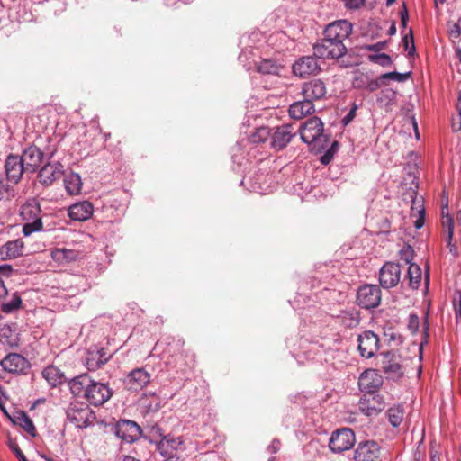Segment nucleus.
Segmentation results:
<instances>
[{
  "mask_svg": "<svg viewBox=\"0 0 461 461\" xmlns=\"http://www.w3.org/2000/svg\"><path fill=\"white\" fill-rule=\"evenodd\" d=\"M71 393L75 396H83L90 404L100 406L112 396L113 392L107 384L94 381L87 374H82L68 382Z\"/></svg>",
  "mask_w": 461,
  "mask_h": 461,
  "instance_id": "1",
  "label": "nucleus"
},
{
  "mask_svg": "<svg viewBox=\"0 0 461 461\" xmlns=\"http://www.w3.org/2000/svg\"><path fill=\"white\" fill-rule=\"evenodd\" d=\"M41 212L40 203L36 199L28 200L22 205L20 215L26 221L23 227L24 236H29L35 231L42 230V221L40 217Z\"/></svg>",
  "mask_w": 461,
  "mask_h": 461,
  "instance_id": "2",
  "label": "nucleus"
},
{
  "mask_svg": "<svg viewBox=\"0 0 461 461\" xmlns=\"http://www.w3.org/2000/svg\"><path fill=\"white\" fill-rule=\"evenodd\" d=\"M301 139L307 144H312L314 148H324L327 137L323 134V123L318 117L307 120L299 130Z\"/></svg>",
  "mask_w": 461,
  "mask_h": 461,
  "instance_id": "3",
  "label": "nucleus"
},
{
  "mask_svg": "<svg viewBox=\"0 0 461 461\" xmlns=\"http://www.w3.org/2000/svg\"><path fill=\"white\" fill-rule=\"evenodd\" d=\"M313 53L315 57L321 59H339L347 52L345 44L331 37H326L313 45Z\"/></svg>",
  "mask_w": 461,
  "mask_h": 461,
  "instance_id": "4",
  "label": "nucleus"
},
{
  "mask_svg": "<svg viewBox=\"0 0 461 461\" xmlns=\"http://www.w3.org/2000/svg\"><path fill=\"white\" fill-rule=\"evenodd\" d=\"M67 419L77 428H86L95 420V413L83 402H72L66 411Z\"/></svg>",
  "mask_w": 461,
  "mask_h": 461,
  "instance_id": "5",
  "label": "nucleus"
},
{
  "mask_svg": "<svg viewBox=\"0 0 461 461\" xmlns=\"http://www.w3.org/2000/svg\"><path fill=\"white\" fill-rule=\"evenodd\" d=\"M355 433L351 429L343 428L334 431L329 441V447L334 453L350 449L355 444Z\"/></svg>",
  "mask_w": 461,
  "mask_h": 461,
  "instance_id": "6",
  "label": "nucleus"
},
{
  "mask_svg": "<svg viewBox=\"0 0 461 461\" xmlns=\"http://www.w3.org/2000/svg\"><path fill=\"white\" fill-rule=\"evenodd\" d=\"M357 304L364 309L376 308L381 303V290L375 285L361 286L357 294Z\"/></svg>",
  "mask_w": 461,
  "mask_h": 461,
  "instance_id": "7",
  "label": "nucleus"
},
{
  "mask_svg": "<svg viewBox=\"0 0 461 461\" xmlns=\"http://www.w3.org/2000/svg\"><path fill=\"white\" fill-rule=\"evenodd\" d=\"M184 441L181 437L164 436L157 444V450L165 457L164 461H177L176 452L183 449Z\"/></svg>",
  "mask_w": 461,
  "mask_h": 461,
  "instance_id": "8",
  "label": "nucleus"
},
{
  "mask_svg": "<svg viewBox=\"0 0 461 461\" xmlns=\"http://www.w3.org/2000/svg\"><path fill=\"white\" fill-rule=\"evenodd\" d=\"M115 435L126 443H132L140 438L141 429L132 420H122L116 424Z\"/></svg>",
  "mask_w": 461,
  "mask_h": 461,
  "instance_id": "9",
  "label": "nucleus"
},
{
  "mask_svg": "<svg viewBox=\"0 0 461 461\" xmlns=\"http://www.w3.org/2000/svg\"><path fill=\"white\" fill-rule=\"evenodd\" d=\"M401 279V267L393 262L385 263L379 273V282L383 288L389 289L398 285Z\"/></svg>",
  "mask_w": 461,
  "mask_h": 461,
  "instance_id": "10",
  "label": "nucleus"
},
{
  "mask_svg": "<svg viewBox=\"0 0 461 461\" xmlns=\"http://www.w3.org/2000/svg\"><path fill=\"white\" fill-rule=\"evenodd\" d=\"M358 351L361 357L370 358L375 356L379 347V339L373 331L367 330L358 335Z\"/></svg>",
  "mask_w": 461,
  "mask_h": 461,
  "instance_id": "11",
  "label": "nucleus"
},
{
  "mask_svg": "<svg viewBox=\"0 0 461 461\" xmlns=\"http://www.w3.org/2000/svg\"><path fill=\"white\" fill-rule=\"evenodd\" d=\"M380 454V446L374 440L360 442L354 451L355 461H375Z\"/></svg>",
  "mask_w": 461,
  "mask_h": 461,
  "instance_id": "12",
  "label": "nucleus"
},
{
  "mask_svg": "<svg viewBox=\"0 0 461 461\" xmlns=\"http://www.w3.org/2000/svg\"><path fill=\"white\" fill-rule=\"evenodd\" d=\"M19 158L25 167V170L33 173L38 169L43 160V152L38 147L32 145L23 150Z\"/></svg>",
  "mask_w": 461,
  "mask_h": 461,
  "instance_id": "13",
  "label": "nucleus"
},
{
  "mask_svg": "<svg viewBox=\"0 0 461 461\" xmlns=\"http://www.w3.org/2000/svg\"><path fill=\"white\" fill-rule=\"evenodd\" d=\"M382 377L375 370L369 369L363 372L358 379V386L362 392L374 395L382 385Z\"/></svg>",
  "mask_w": 461,
  "mask_h": 461,
  "instance_id": "14",
  "label": "nucleus"
},
{
  "mask_svg": "<svg viewBox=\"0 0 461 461\" xmlns=\"http://www.w3.org/2000/svg\"><path fill=\"white\" fill-rule=\"evenodd\" d=\"M320 70L317 59L312 56L299 59L293 65V73L299 77H306L316 74Z\"/></svg>",
  "mask_w": 461,
  "mask_h": 461,
  "instance_id": "15",
  "label": "nucleus"
},
{
  "mask_svg": "<svg viewBox=\"0 0 461 461\" xmlns=\"http://www.w3.org/2000/svg\"><path fill=\"white\" fill-rule=\"evenodd\" d=\"M352 32V25L347 20H339L330 23L325 31L326 37H331L333 40H338L343 42Z\"/></svg>",
  "mask_w": 461,
  "mask_h": 461,
  "instance_id": "16",
  "label": "nucleus"
},
{
  "mask_svg": "<svg viewBox=\"0 0 461 461\" xmlns=\"http://www.w3.org/2000/svg\"><path fill=\"white\" fill-rule=\"evenodd\" d=\"M150 380V375L143 368H136L130 372L124 380L125 386L131 391H140Z\"/></svg>",
  "mask_w": 461,
  "mask_h": 461,
  "instance_id": "17",
  "label": "nucleus"
},
{
  "mask_svg": "<svg viewBox=\"0 0 461 461\" xmlns=\"http://www.w3.org/2000/svg\"><path fill=\"white\" fill-rule=\"evenodd\" d=\"M290 124H283L276 127L273 133H271V147L280 150L284 149L292 140L293 136L295 135L292 131Z\"/></svg>",
  "mask_w": 461,
  "mask_h": 461,
  "instance_id": "18",
  "label": "nucleus"
},
{
  "mask_svg": "<svg viewBox=\"0 0 461 461\" xmlns=\"http://www.w3.org/2000/svg\"><path fill=\"white\" fill-rule=\"evenodd\" d=\"M358 406L360 411L366 416H375L384 410V403L379 395H369L362 397Z\"/></svg>",
  "mask_w": 461,
  "mask_h": 461,
  "instance_id": "19",
  "label": "nucleus"
},
{
  "mask_svg": "<svg viewBox=\"0 0 461 461\" xmlns=\"http://www.w3.org/2000/svg\"><path fill=\"white\" fill-rule=\"evenodd\" d=\"M94 212V206L88 201L75 203L68 209V215L73 221H85L88 220Z\"/></svg>",
  "mask_w": 461,
  "mask_h": 461,
  "instance_id": "20",
  "label": "nucleus"
},
{
  "mask_svg": "<svg viewBox=\"0 0 461 461\" xmlns=\"http://www.w3.org/2000/svg\"><path fill=\"white\" fill-rule=\"evenodd\" d=\"M5 167L7 179L14 184H17L20 181L23 173L27 172L19 158V156L15 155H9L7 157Z\"/></svg>",
  "mask_w": 461,
  "mask_h": 461,
  "instance_id": "21",
  "label": "nucleus"
},
{
  "mask_svg": "<svg viewBox=\"0 0 461 461\" xmlns=\"http://www.w3.org/2000/svg\"><path fill=\"white\" fill-rule=\"evenodd\" d=\"M302 94L312 102L322 98L326 94L325 84L321 79H313L303 85Z\"/></svg>",
  "mask_w": 461,
  "mask_h": 461,
  "instance_id": "22",
  "label": "nucleus"
},
{
  "mask_svg": "<svg viewBox=\"0 0 461 461\" xmlns=\"http://www.w3.org/2000/svg\"><path fill=\"white\" fill-rule=\"evenodd\" d=\"M109 358L110 356L107 355L104 348L95 346L87 350L85 364L88 370H95L104 365Z\"/></svg>",
  "mask_w": 461,
  "mask_h": 461,
  "instance_id": "23",
  "label": "nucleus"
},
{
  "mask_svg": "<svg viewBox=\"0 0 461 461\" xmlns=\"http://www.w3.org/2000/svg\"><path fill=\"white\" fill-rule=\"evenodd\" d=\"M0 364L3 369L9 373L23 372L28 366L27 360L17 353L8 354Z\"/></svg>",
  "mask_w": 461,
  "mask_h": 461,
  "instance_id": "24",
  "label": "nucleus"
},
{
  "mask_svg": "<svg viewBox=\"0 0 461 461\" xmlns=\"http://www.w3.org/2000/svg\"><path fill=\"white\" fill-rule=\"evenodd\" d=\"M383 357L382 368L384 373L388 374L393 378H398L403 375L402 366L398 361V357L394 354L391 352H384L383 353Z\"/></svg>",
  "mask_w": 461,
  "mask_h": 461,
  "instance_id": "25",
  "label": "nucleus"
},
{
  "mask_svg": "<svg viewBox=\"0 0 461 461\" xmlns=\"http://www.w3.org/2000/svg\"><path fill=\"white\" fill-rule=\"evenodd\" d=\"M441 225L442 232L443 235L445 236L447 246L449 249L450 253L456 254V247L452 242L454 234V220L448 213L445 214L444 210H442Z\"/></svg>",
  "mask_w": 461,
  "mask_h": 461,
  "instance_id": "26",
  "label": "nucleus"
},
{
  "mask_svg": "<svg viewBox=\"0 0 461 461\" xmlns=\"http://www.w3.org/2000/svg\"><path fill=\"white\" fill-rule=\"evenodd\" d=\"M23 242L21 240H14L6 242L0 247V257L4 260L13 259L23 254Z\"/></svg>",
  "mask_w": 461,
  "mask_h": 461,
  "instance_id": "27",
  "label": "nucleus"
},
{
  "mask_svg": "<svg viewBox=\"0 0 461 461\" xmlns=\"http://www.w3.org/2000/svg\"><path fill=\"white\" fill-rule=\"evenodd\" d=\"M61 166L59 164L48 163L43 166L39 172L41 183L45 185H50L54 180L61 176Z\"/></svg>",
  "mask_w": 461,
  "mask_h": 461,
  "instance_id": "28",
  "label": "nucleus"
},
{
  "mask_svg": "<svg viewBox=\"0 0 461 461\" xmlns=\"http://www.w3.org/2000/svg\"><path fill=\"white\" fill-rule=\"evenodd\" d=\"M314 112V105L304 98L303 101L294 102L290 105L289 114L292 118L300 120Z\"/></svg>",
  "mask_w": 461,
  "mask_h": 461,
  "instance_id": "29",
  "label": "nucleus"
},
{
  "mask_svg": "<svg viewBox=\"0 0 461 461\" xmlns=\"http://www.w3.org/2000/svg\"><path fill=\"white\" fill-rule=\"evenodd\" d=\"M64 185L69 194H78L82 189L81 176L77 173L71 172L64 176Z\"/></svg>",
  "mask_w": 461,
  "mask_h": 461,
  "instance_id": "30",
  "label": "nucleus"
},
{
  "mask_svg": "<svg viewBox=\"0 0 461 461\" xmlns=\"http://www.w3.org/2000/svg\"><path fill=\"white\" fill-rule=\"evenodd\" d=\"M42 376L52 387L61 384L64 380L63 373L54 366H49L42 370Z\"/></svg>",
  "mask_w": 461,
  "mask_h": 461,
  "instance_id": "31",
  "label": "nucleus"
},
{
  "mask_svg": "<svg viewBox=\"0 0 461 461\" xmlns=\"http://www.w3.org/2000/svg\"><path fill=\"white\" fill-rule=\"evenodd\" d=\"M282 68L281 65L270 59H264L257 65L258 71L267 75H279Z\"/></svg>",
  "mask_w": 461,
  "mask_h": 461,
  "instance_id": "32",
  "label": "nucleus"
},
{
  "mask_svg": "<svg viewBox=\"0 0 461 461\" xmlns=\"http://www.w3.org/2000/svg\"><path fill=\"white\" fill-rule=\"evenodd\" d=\"M411 215H419V218L414 221V226L420 229L424 225L425 208L423 206L422 199H414L411 205Z\"/></svg>",
  "mask_w": 461,
  "mask_h": 461,
  "instance_id": "33",
  "label": "nucleus"
},
{
  "mask_svg": "<svg viewBox=\"0 0 461 461\" xmlns=\"http://www.w3.org/2000/svg\"><path fill=\"white\" fill-rule=\"evenodd\" d=\"M409 285L417 289L421 281V268L417 264H410L408 268Z\"/></svg>",
  "mask_w": 461,
  "mask_h": 461,
  "instance_id": "34",
  "label": "nucleus"
},
{
  "mask_svg": "<svg viewBox=\"0 0 461 461\" xmlns=\"http://www.w3.org/2000/svg\"><path fill=\"white\" fill-rule=\"evenodd\" d=\"M388 420L393 427H398L403 420L404 410L403 407L398 405L390 408L387 411Z\"/></svg>",
  "mask_w": 461,
  "mask_h": 461,
  "instance_id": "35",
  "label": "nucleus"
},
{
  "mask_svg": "<svg viewBox=\"0 0 461 461\" xmlns=\"http://www.w3.org/2000/svg\"><path fill=\"white\" fill-rule=\"evenodd\" d=\"M51 257L55 261H73L77 258V252L68 249H56L52 251Z\"/></svg>",
  "mask_w": 461,
  "mask_h": 461,
  "instance_id": "36",
  "label": "nucleus"
},
{
  "mask_svg": "<svg viewBox=\"0 0 461 461\" xmlns=\"http://www.w3.org/2000/svg\"><path fill=\"white\" fill-rule=\"evenodd\" d=\"M271 137V131L268 127H259L249 137V141L254 144L265 142Z\"/></svg>",
  "mask_w": 461,
  "mask_h": 461,
  "instance_id": "37",
  "label": "nucleus"
},
{
  "mask_svg": "<svg viewBox=\"0 0 461 461\" xmlns=\"http://www.w3.org/2000/svg\"><path fill=\"white\" fill-rule=\"evenodd\" d=\"M22 306V299L20 295L16 293L13 294L12 298L7 303H3L1 305V310L5 313H11L18 309H20Z\"/></svg>",
  "mask_w": 461,
  "mask_h": 461,
  "instance_id": "38",
  "label": "nucleus"
},
{
  "mask_svg": "<svg viewBox=\"0 0 461 461\" xmlns=\"http://www.w3.org/2000/svg\"><path fill=\"white\" fill-rule=\"evenodd\" d=\"M396 98V93L392 89L382 90L376 98V102L381 106H389L393 104Z\"/></svg>",
  "mask_w": 461,
  "mask_h": 461,
  "instance_id": "39",
  "label": "nucleus"
},
{
  "mask_svg": "<svg viewBox=\"0 0 461 461\" xmlns=\"http://www.w3.org/2000/svg\"><path fill=\"white\" fill-rule=\"evenodd\" d=\"M18 423L19 425L24 429L26 430L29 434H31L32 436H35V427L33 425V422L32 421V420L29 418L28 415H26L25 412H21L19 413V416H18Z\"/></svg>",
  "mask_w": 461,
  "mask_h": 461,
  "instance_id": "40",
  "label": "nucleus"
},
{
  "mask_svg": "<svg viewBox=\"0 0 461 461\" xmlns=\"http://www.w3.org/2000/svg\"><path fill=\"white\" fill-rule=\"evenodd\" d=\"M341 322L348 328L356 327L359 323V318L357 313L350 312H342L339 316Z\"/></svg>",
  "mask_w": 461,
  "mask_h": 461,
  "instance_id": "41",
  "label": "nucleus"
},
{
  "mask_svg": "<svg viewBox=\"0 0 461 461\" xmlns=\"http://www.w3.org/2000/svg\"><path fill=\"white\" fill-rule=\"evenodd\" d=\"M370 77L366 74H357L353 79V86L357 89L366 90Z\"/></svg>",
  "mask_w": 461,
  "mask_h": 461,
  "instance_id": "42",
  "label": "nucleus"
},
{
  "mask_svg": "<svg viewBox=\"0 0 461 461\" xmlns=\"http://www.w3.org/2000/svg\"><path fill=\"white\" fill-rule=\"evenodd\" d=\"M402 43L405 50L408 51V55L413 56L416 50L411 29H410L409 33L402 38Z\"/></svg>",
  "mask_w": 461,
  "mask_h": 461,
  "instance_id": "43",
  "label": "nucleus"
},
{
  "mask_svg": "<svg viewBox=\"0 0 461 461\" xmlns=\"http://www.w3.org/2000/svg\"><path fill=\"white\" fill-rule=\"evenodd\" d=\"M369 59L376 64H379L383 67H387L391 65L392 59L389 55L385 53L373 54L369 56Z\"/></svg>",
  "mask_w": 461,
  "mask_h": 461,
  "instance_id": "44",
  "label": "nucleus"
},
{
  "mask_svg": "<svg viewBox=\"0 0 461 461\" xmlns=\"http://www.w3.org/2000/svg\"><path fill=\"white\" fill-rule=\"evenodd\" d=\"M410 76V73H399L396 71L388 72L381 75V78L384 80L391 79L398 82L405 81Z\"/></svg>",
  "mask_w": 461,
  "mask_h": 461,
  "instance_id": "45",
  "label": "nucleus"
},
{
  "mask_svg": "<svg viewBox=\"0 0 461 461\" xmlns=\"http://www.w3.org/2000/svg\"><path fill=\"white\" fill-rule=\"evenodd\" d=\"M448 35L454 41L461 35V24L459 23H447Z\"/></svg>",
  "mask_w": 461,
  "mask_h": 461,
  "instance_id": "46",
  "label": "nucleus"
},
{
  "mask_svg": "<svg viewBox=\"0 0 461 461\" xmlns=\"http://www.w3.org/2000/svg\"><path fill=\"white\" fill-rule=\"evenodd\" d=\"M13 190L10 185L2 178H0V199H8L12 196Z\"/></svg>",
  "mask_w": 461,
  "mask_h": 461,
  "instance_id": "47",
  "label": "nucleus"
},
{
  "mask_svg": "<svg viewBox=\"0 0 461 461\" xmlns=\"http://www.w3.org/2000/svg\"><path fill=\"white\" fill-rule=\"evenodd\" d=\"M413 249L411 246L402 248L400 251L401 259L404 260L406 264H411V261L413 258Z\"/></svg>",
  "mask_w": 461,
  "mask_h": 461,
  "instance_id": "48",
  "label": "nucleus"
},
{
  "mask_svg": "<svg viewBox=\"0 0 461 461\" xmlns=\"http://www.w3.org/2000/svg\"><path fill=\"white\" fill-rule=\"evenodd\" d=\"M420 327V320L417 314H411L409 316V321H408V330L412 333L415 334Z\"/></svg>",
  "mask_w": 461,
  "mask_h": 461,
  "instance_id": "49",
  "label": "nucleus"
},
{
  "mask_svg": "<svg viewBox=\"0 0 461 461\" xmlns=\"http://www.w3.org/2000/svg\"><path fill=\"white\" fill-rule=\"evenodd\" d=\"M384 84V79L381 78V76L375 79L371 78L368 81L366 90L369 92H375L379 89Z\"/></svg>",
  "mask_w": 461,
  "mask_h": 461,
  "instance_id": "50",
  "label": "nucleus"
},
{
  "mask_svg": "<svg viewBox=\"0 0 461 461\" xmlns=\"http://www.w3.org/2000/svg\"><path fill=\"white\" fill-rule=\"evenodd\" d=\"M348 9H358L366 0H343Z\"/></svg>",
  "mask_w": 461,
  "mask_h": 461,
  "instance_id": "51",
  "label": "nucleus"
},
{
  "mask_svg": "<svg viewBox=\"0 0 461 461\" xmlns=\"http://www.w3.org/2000/svg\"><path fill=\"white\" fill-rule=\"evenodd\" d=\"M357 105H354L347 115L342 119V122L344 125H348L352 120L356 117Z\"/></svg>",
  "mask_w": 461,
  "mask_h": 461,
  "instance_id": "52",
  "label": "nucleus"
},
{
  "mask_svg": "<svg viewBox=\"0 0 461 461\" xmlns=\"http://www.w3.org/2000/svg\"><path fill=\"white\" fill-rule=\"evenodd\" d=\"M10 447L11 449L14 451V453L15 454L16 457L20 460V461H28L27 458L25 457V456L23 454V452L21 451V449L19 448V447L17 446V444L15 443H11L10 444Z\"/></svg>",
  "mask_w": 461,
  "mask_h": 461,
  "instance_id": "53",
  "label": "nucleus"
},
{
  "mask_svg": "<svg viewBox=\"0 0 461 461\" xmlns=\"http://www.w3.org/2000/svg\"><path fill=\"white\" fill-rule=\"evenodd\" d=\"M280 447V442L278 440H273L270 446L268 447L267 450L270 454H275L278 451Z\"/></svg>",
  "mask_w": 461,
  "mask_h": 461,
  "instance_id": "54",
  "label": "nucleus"
},
{
  "mask_svg": "<svg viewBox=\"0 0 461 461\" xmlns=\"http://www.w3.org/2000/svg\"><path fill=\"white\" fill-rule=\"evenodd\" d=\"M408 18H409L408 11H407L406 6L404 5L403 10L401 11V22H402V25L403 27H405L407 25Z\"/></svg>",
  "mask_w": 461,
  "mask_h": 461,
  "instance_id": "55",
  "label": "nucleus"
},
{
  "mask_svg": "<svg viewBox=\"0 0 461 461\" xmlns=\"http://www.w3.org/2000/svg\"><path fill=\"white\" fill-rule=\"evenodd\" d=\"M7 294V288L5 287L4 281L0 279V299H3Z\"/></svg>",
  "mask_w": 461,
  "mask_h": 461,
  "instance_id": "56",
  "label": "nucleus"
},
{
  "mask_svg": "<svg viewBox=\"0 0 461 461\" xmlns=\"http://www.w3.org/2000/svg\"><path fill=\"white\" fill-rule=\"evenodd\" d=\"M423 330L426 336H428L429 332V321H428V315L425 318L424 323H423Z\"/></svg>",
  "mask_w": 461,
  "mask_h": 461,
  "instance_id": "57",
  "label": "nucleus"
},
{
  "mask_svg": "<svg viewBox=\"0 0 461 461\" xmlns=\"http://www.w3.org/2000/svg\"><path fill=\"white\" fill-rule=\"evenodd\" d=\"M0 269L4 270L5 272H8V273H11L13 271V268H12V267L10 265L0 266Z\"/></svg>",
  "mask_w": 461,
  "mask_h": 461,
  "instance_id": "58",
  "label": "nucleus"
},
{
  "mask_svg": "<svg viewBox=\"0 0 461 461\" xmlns=\"http://www.w3.org/2000/svg\"><path fill=\"white\" fill-rule=\"evenodd\" d=\"M456 108L459 112V114L461 116V91L459 92V95H458V101H457V104H456Z\"/></svg>",
  "mask_w": 461,
  "mask_h": 461,
  "instance_id": "59",
  "label": "nucleus"
},
{
  "mask_svg": "<svg viewBox=\"0 0 461 461\" xmlns=\"http://www.w3.org/2000/svg\"><path fill=\"white\" fill-rule=\"evenodd\" d=\"M455 53H456V57L459 59V61L461 62V49L460 48H456L455 50Z\"/></svg>",
  "mask_w": 461,
  "mask_h": 461,
  "instance_id": "60",
  "label": "nucleus"
},
{
  "mask_svg": "<svg viewBox=\"0 0 461 461\" xmlns=\"http://www.w3.org/2000/svg\"><path fill=\"white\" fill-rule=\"evenodd\" d=\"M321 163L323 165H327L330 163V160L327 158V154L321 158Z\"/></svg>",
  "mask_w": 461,
  "mask_h": 461,
  "instance_id": "61",
  "label": "nucleus"
},
{
  "mask_svg": "<svg viewBox=\"0 0 461 461\" xmlns=\"http://www.w3.org/2000/svg\"><path fill=\"white\" fill-rule=\"evenodd\" d=\"M431 461H439V456L435 453V454H431Z\"/></svg>",
  "mask_w": 461,
  "mask_h": 461,
  "instance_id": "62",
  "label": "nucleus"
},
{
  "mask_svg": "<svg viewBox=\"0 0 461 461\" xmlns=\"http://www.w3.org/2000/svg\"><path fill=\"white\" fill-rule=\"evenodd\" d=\"M153 430L158 433L159 436H162L161 429L158 426L153 427Z\"/></svg>",
  "mask_w": 461,
  "mask_h": 461,
  "instance_id": "63",
  "label": "nucleus"
},
{
  "mask_svg": "<svg viewBox=\"0 0 461 461\" xmlns=\"http://www.w3.org/2000/svg\"><path fill=\"white\" fill-rule=\"evenodd\" d=\"M456 221L461 224V210L457 212Z\"/></svg>",
  "mask_w": 461,
  "mask_h": 461,
  "instance_id": "64",
  "label": "nucleus"
}]
</instances>
